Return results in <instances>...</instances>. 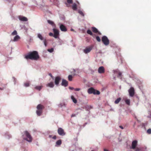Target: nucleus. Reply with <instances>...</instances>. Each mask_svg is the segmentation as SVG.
<instances>
[{"label":"nucleus","mask_w":151,"mask_h":151,"mask_svg":"<svg viewBox=\"0 0 151 151\" xmlns=\"http://www.w3.org/2000/svg\"><path fill=\"white\" fill-rule=\"evenodd\" d=\"M73 76L71 75H69L68 76V79L70 81H71L72 80Z\"/></svg>","instance_id":"39"},{"label":"nucleus","mask_w":151,"mask_h":151,"mask_svg":"<svg viewBox=\"0 0 151 151\" xmlns=\"http://www.w3.org/2000/svg\"><path fill=\"white\" fill-rule=\"evenodd\" d=\"M147 125V123H142V127L144 129H146V127L145 126Z\"/></svg>","instance_id":"36"},{"label":"nucleus","mask_w":151,"mask_h":151,"mask_svg":"<svg viewBox=\"0 0 151 151\" xmlns=\"http://www.w3.org/2000/svg\"><path fill=\"white\" fill-rule=\"evenodd\" d=\"M47 22L49 24H51V25H52V26H55V24H54V22L53 21H52L50 20H47Z\"/></svg>","instance_id":"25"},{"label":"nucleus","mask_w":151,"mask_h":151,"mask_svg":"<svg viewBox=\"0 0 151 151\" xmlns=\"http://www.w3.org/2000/svg\"><path fill=\"white\" fill-rule=\"evenodd\" d=\"M93 108V107L92 106L88 105L86 106V110L88 111L90 109H92Z\"/></svg>","instance_id":"31"},{"label":"nucleus","mask_w":151,"mask_h":151,"mask_svg":"<svg viewBox=\"0 0 151 151\" xmlns=\"http://www.w3.org/2000/svg\"><path fill=\"white\" fill-rule=\"evenodd\" d=\"M71 99L72 100L73 102L76 104L77 102V100L76 98H75L73 96H71Z\"/></svg>","instance_id":"24"},{"label":"nucleus","mask_w":151,"mask_h":151,"mask_svg":"<svg viewBox=\"0 0 151 151\" xmlns=\"http://www.w3.org/2000/svg\"><path fill=\"white\" fill-rule=\"evenodd\" d=\"M92 48L90 47H87L84 49L83 50V52L85 54L89 53L92 50Z\"/></svg>","instance_id":"14"},{"label":"nucleus","mask_w":151,"mask_h":151,"mask_svg":"<svg viewBox=\"0 0 151 151\" xmlns=\"http://www.w3.org/2000/svg\"><path fill=\"white\" fill-rule=\"evenodd\" d=\"M94 91H95V89L92 87L89 88L88 90V92L89 94H94Z\"/></svg>","instance_id":"17"},{"label":"nucleus","mask_w":151,"mask_h":151,"mask_svg":"<svg viewBox=\"0 0 151 151\" xmlns=\"http://www.w3.org/2000/svg\"><path fill=\"white\" fill-rule=\"evenodd\" d=\"M18 19L21 21L27 22L28 21V19L26 17L21 15L18 16Z\"/></svg>","instance_id":"12"},{"label":"nucleus","mask_w":151,"mask_h":151,"mask_svg":"<svg viewBox=\"0 0 151 151\" xmlns=\"http://www.w3.org/2000/svg\"><path fill=\"white\" fill-rule=\"evenodd\" d=\"M92 30L93 32L95 33H98L99 35H101V33L99 31L98 29L95 27H92Z\"/></svg>","instance_id":"16"},{"label":"nucleus","mask_w":151,"mask_h":151,"mask_svg":"<svg viewBox=\"0 0 151 151\" xmlns=\"http://www.w3.org/2000/svg\"><path fill=\"white\" fill-rule=\"evenodd\" d=\"M36 114L38 116H40L41 115L42 113V111L37 110L36 111Z\"/></svg>","instance_id":"21"},{"label":"nucleus","mask_w":151,"mask_h":151,"mask_svg":"<svg viewBox=\"0 0 151 151\" xmlns=\"http://www.w3.org/2000/svg\"><path fill=\"white\" fill-rule=\"evenodd\" d=\"M122 75V73L120 72H119L118 73L117 77L119 78Z\"/></svg>","instance_id":"49"},{"label":"nucleus","mask_w":151,"mask_h":151,"mask_svg":"<svg viewBox=\"0 0 151 151\" xmlns=\"http://www.w3.org/2000/svg\"><path fill=\"white\" fill-rule=\"evenodd\" d=\"M119 70L118 69H116L113 70V72L114 73V74H118L119 72Z\"/></svg>","instance_id":"28"},{"label":"nucleus","mask_w":151,"mask_h":151,"mask_svg":"<svg viewBox=\"0 0 151 151\" xmlns=\"http://www.w3.org/2000/svg\"><path fill=\"white\" fill-rule=\"evenodd\" d=\"M101 40L103 44L106 46L108 45L109 43V40L106 36L104 35L102 37Z\"/></svg>","instance_id":"5"},{"label":"nucleus","mask_w":151,"mask_h":151,"mask_svg":"<svg viewBox=\"0 0 151 151\" xmlns=\"http://www.w3.org/2000/svg\"><path fill=\"white\" fill-rule=\"evenodd\" d=\"M42 87V86H37L35 87V88L40 91L41 90Z\"/></svg>","instance_id":"30"},{"label":"nucleus","mask_w":151,"mask_h":151,"mask_svg":"<svg viewBox=\"0 0 151 151\" xmlns=\"http://www.w3.org/2000/svg\"><path fill=\"white\" fill-rule=\"evenodd\" d=\"M48 75H49V76H50L51 77V76H52L51 73H49V74H48Z\"/></svg>","instance_id":"58"},{"label":"nucleus","mask_w":151,"mask_h":151,"mask_svg":"<svg viewBox=\"0 0 151 151\" xmlns=\"http://www.w3.org/2000/svg\"><path fill=\"white\" fill-rule=\"evenodd\" d=\"M12 78H13L14 79L13 81L14 82V84H15L16 80V79L14 77H13Z\"/></svg>","instance_id":"51"},{"label":"nucleus","mask_w":151,"mask_h":151,"mask_svg":"<svg viewBox=\"0 0 151 151\" xmlns=\"http://www.w3.org/2000/svg\"><path fill=\"white\" fill-rule=\"evenodd\" d=\"M104 151H109V150H108L106 149H104Z\"/></svg>","instance_id":"61"},{"label":"nucleus","mask_w":151,"mask_h":151,"mask_svg":"<svg viewBox=\"0 0 151 151\" xmlns=\"http://www.w3.org/2000/svg\"><path fill=\"white\" fill-rule=\"evenodd\" d=\"M47 86L50 88H52L54 87V85L53 82H51L47 84Z\"/></svg>","instance_id":"20"},{"label":"nucleus","mask_w":151,"mask_h":151,"mask_svg":"<svg viewBox=\"0 0 151 151\" xmlns=\"http://www.w3.org/2000/svg\"><path fill=\"white\" fill-rule=\"evenodd\" d=\"M87 34L90 35H93V34L92 33L91 30L88 29L87 31Z\"/></svg>","instance_id":"34"},{"label":"nucleus","mask_w":151,"mask_h":151,"mask_svg":"<svg viewBox=\"0 0 151 151\" xmlns=\"http://www.w3.org/2000/svg\"><path fill=\"white\" fill-rule=\"evenodd\" d=\"M69 88L71 90H74V88L73 87H70V86L69 87Z\"/></svg>","instance_id":"52"},{"label":"nucleus","mask_w":151,"mask_h":151,"mask_svg":"<svg viewBox=\"0 0 151 151\" xmlns=\"http://www.w3.org/2000/svg\"><path fill=\"white\" fill-rule=\"evenodd\" d=\"M49 35L50 36H52L54 37L55 38L57 39V36H55L54 34H53L52 32L49 33Z\"/></svg>","instance_id":"32"},{"label":"nucleus","mask_w":151,"mask_h":151,"mask_svg":"<svg viewBox=\"0 0 151 151\" xmlns=\"http://www.w3.org/2000/svg\"><path fill=\"white\" fill-rule=\"evenodd\" d=\"M61 79L60 77L59 76H56L55 78V83L56 86H58L59 85Z\"/></svg>","instance_id":"10"},{"label":"nucleus","mask_w":151,"mask_h":151,"mask_svg":"<svg viewBox=\"0 0 151 151\" xmlns=\"http://www.w3.org/2000/svg\"><path fill=\"white\" fill-rule=\"evenodd\" d=\"M88 123L87 122H86L84 123V125H83V127H84Z\"/></svg>","instance_id":"56"},{"label":"nucleus","mask_w":151,"mask_h":151,"mask_svg":"<svg viewBox=\"0 0 151 151\" xmlns=\"http://www.w3.org/2000/svg\"><path fill=\"white\" fill-rule=\"evenodd\" d=\"M61 85L63 86L66 87L68 85V82L65 79H63L62 80V82L61 83Z\"/></svg>","instance_id":"13"},{"label":"nucleus","mask_w":151,"mask_h":151,"mask_svg":"<svg viewBox=\"0 0 151 151\" xmlns=\"http://www.w3.org/2000/svg\"><path fill=\"white\" fill-rule=\"evenodd\" d=\"M118 140L119 142H121L122 141V139H120L119 138L118 139Z\"/></svg>","instance_id":"64"},{"label":"nucleus","mask_w":151,"mask_h":151,"mask_svg":"<svg viewBox=\"0 0 151 151\" xmlns=\"http://www.w3.org/2000/svg\"><path fill=\"white\" fill-rule=\"evenodd\" d=\"M148 114L149 115L147 116V117L148 118H150L151 117V111H149Z\"/></svg>","instance_id":"43"},{"label":"nucleus","mask_w":151,"mask_h":151,"mask_svg":"<svg viewBox=\"0 0 151 151\" xmlns=\"http://www.w3.org/2000/svg\"><path fill=\"white\" fill-rule=\"evenodd\" d=\"M0 85L1 86H2V87L3 88H4V89L6 88V85L5 84H3L1 83V85Z\"/></svg>","instance_id":"48"},{"label":"nucleus","mask_w":151,"mask_h":151,"mask_svg":"<svg viewBox=\"0 0 151 151\" xmlns=\"http://www.w3.org/2000/svg\"><path fill=\"white\" fill-rule=\"evenodd\" d=\"M24 86L25 87H28L29 86V84L28 83H25L24 84Z\"/></svg>","instance_id":"45"},{"label":"nucleus","mask_w":151,"mask_h":151,"mask_svg":"<svg viewBox=\"0 0 151 151\" xmlns=\"http://www.w3.org/2000/svg\"><path fill=\"white\" fill-rule=\"evenodd\" d=\"M47 50L50 53H52L54 51V48H51L50 49H47Z\"/></svg>","instance_id":"40"},{"label":"nucleus","mask_w":151,"mask_h":151,"mask_svg":"<svg viewBox=\"0 0 151 151\" xmlns=\"http://www.w3.org/2000/svg\"><path fill=\"white\" fill-rule=\"evenodd\" d=\"M100 92L97 90H95V91H94V95H99L100 94Z\"/></svg>","instance_id":"37"},{"label":"nucleus","mask_w":151,"mask_h":151,"mask_svg":"<svg viewBox=\"0 0 151 151\" xmlns=\"http://www.w3.org/2000/svg\"><path fill=\"white\" fill-rule=\"evenodd\" d=\"M60 19L61 20H64L65 17L63 15H61L60 16Z\"/></svg>","instance_id":"38"},{"label":"nucleus","mask_w":151,"mask_h":151,"mask_svg":"<svg viewBox=\"0 0 151 151\" xmlns=\"http://www.w3.org/2000/svg\"><path fill=\"white\" fill-rule=\"evenodd\" d=\"M44 108V107L41 104H38L37 106V110L42 111Z\"/></svg>","instance_id":"18"},{"label":"nucleus","mask_w":151,"mask_h":151,"mask_svg":"<svg viewBox=\"0 0 151 151\" xmlns=\"http://www.w3.org/2000/svg\"><path fill=\"white\" fill-rule=\"evenodd\" d=\"M58 134L61 136H64L65 135L64 130L61 128H59L58 130Z\"/></svg>","instance_id":"9"},{"label":"nucleus","mask_w":151,"mask_h":151,"mask_svg":"<svg viewBox=\"0 0 151 151\" xmlns=\"http://www.w3.org/2000/svg\"><path fill=\"white\" fill-rule=\"evenodd\" d=\"M113 79L114 80H116V77L115 76H114V75H113Z\"/></svg>","instance_id":"57"},{"label":"nucleus","mask_w":151,"mask_h":151,"mask_svg":"<svg viewBox=\"0 0 151 151\" xmlns=\"http://www.w3.org/2000/svg\"><path fill=\"white\" fill-rule=\"evenodd\" d=\"M37 37L41 40L43 41L44 45L45 47L47 46V40L46 38L44 37L40 33H38L37 35Z\"/></svg>","instance_id":"4"},{"label":"nucleus","mask_w":151,"mask_h":151,"mask_svg":"<svg viewBox=\"0 0 151 151\" xmlns=\"http://www.w3.org/2000/svg\"><path fill=\"white\" fill-rule=\"evenodd\" d=\"M52 137V135H50L49 136V138H51Z\"/></svg>","instance_id":"62"},{"label":"nucleus","mask_w":151,"mask_h":151,"mask_svg":"<svg viewBox=\"0 0 151 151\" xmlns=\"http://www.w3.org/2000/svg\"><path fill=\"white\" fill-rule=\"evenodd\" d=\"M58 25L59 27V28L60 30L62 32H66L67 30V29L66 26L63 24L60 23H59Z\"/></svg>","instance_id":"7"},{"label":"nucleus","mask_w":151,"mask_h":151,"mask_svg":"<svg viewBox=\"0 0 151 151\" xmlns=\"http://www.w3.org/2000/svg\"><path fill=\"white\" fill-rule=\"evenodd\" d=\"M121 99L120 97H119V98L117 99H116V100L115 101L114 103L115 104H118L119 102V101H120Z\"/></svg>","instance_id":"29"},{"label":"nucleus","mask_w":151,"mask_h":151,"mask_svg":"<svg viewBox=\"0 0 151 151\" xmlns=\"http://www.w3.org/2000/svg\"><path fill=\"white\" fill-rule=\"evenodd\" d=\"M20 39V37L18 35H16L14 37V39L13 40V41L14 42H16Z\"/></svg>","instance_id":"22"},{"label":"nucleus","mask_w":151,"mask_h":151,"mask_svg":"<svg viewBox=\"0 0 151 151\" xmlns=\"http://www.w3.org/2000/svg\"><path fill=\"white\" fill-rule=\"evenodd\" d=\"M129 95L130 97H133L134 94V90L133 87H131L128 90Z\"/></svg>","instance_id":"8"},{"label":"nucleus","mask_w":151,"mask_h":151,"mask_svg":"<svg viewBox=\"0 0 151 151\" xmlns=\"http://www.w3.org/2000/svg\"><path fill=\"white\" fill-rule=\"evenodd\" d=\"M72 9L74 10H76L77 9V5L75 3H74L72 5Z\"/></svg>","instance_id":"26"},{"label":"nucleus","mask_w":151,"mask_h":151,"mask_svg":"<svg viewBox=\"0 0 151 151\" xmlns=\"http://www.w3.org/2000/svg\"><path fill=\"white\" fill-rule=\"evenodd\" d=\"M24 134L26 137L24 138V139L29 142H31L32 141V138L30 134L27 131H25Z\"/></svg>","instance_id":"3"},{"label":"nucleus","mask_w":151,"mask_h":151,"mask_svg":"<svg viewBox=\"0 0 151 151\" xmlns=\"http://www.w3.org/2000/svg\"><path fill=\"white\" fill-rule=\"evenodd\" d=\"M110 111H114V110L113 109H110Z\"/></svg>","instance_id":"63"},{"label":"nucleus","mask_w":151,"mask_h":151,"mask_svg":"<svg viewBox=\"0 0 151 151\" xmlns=\"http://www.w3.org/2000/svg\"><path fill=\"white\" fill-rule=\"evenodd\" d=\"M5 137L6 138L9 139L12 136L8 132H6L5 133Z\"/></svg>","instance_id":"23"},{"label":"nucleus","mask_w":151,"mask_h":151,"mask_svg":"<svg viewBox=\"0 0 151 151\" xmlns=\"http://www.w3.org/2000/svg\"><path fill=\"white\" fill-rule=\"evenodd\" d=\"M22 28L24 29V30H25L26 31H27L28 30V29L26 27V26L24 25H23L22 26Z\"/></svg>","instance_id":"42"},{"label":"nucleus","mask_w":151,"mask_h":151,"mask_svg":"<svg viewBox=\"0 0 151 151\" xmlns=\"http://www.w3.org/2000/svg\"><path fill=\"white\" fill-rule=\"evenodd\" d=\"M88 71L90 72V73L92 74H93L94 72V70L91 69L90 67H89L88 69Z\"/></svg>","instance_id":"27"},{"label":"nucleus","mask_w":151,"mask_h":151,"mask_svg":"<svg viewBox=\"0 0 151 151\" xmlns=\"http://www.w3.org/2000/svg\"><path fill=\"white\" fill-rule=\"evenodd\" d=\"M119 127L122 129H124L123 127L122 126H119Z\"/></svg>","instance_id":"55"},{"label":"nucleus","mask_w":151,"mask_h":151,"mask_svg":"<svg viewBox=\"0 0 151 151\" xmlns=\"http://www.w3.org/2000/svg\"><path fill=\"white\" fill-rule=\"evenodd\" d=\"M52 30L55 36H57V38L59 39V30L56 28H53Z\"/></svg>","instance_id":"11"},{"label":"nucleus","mask_w":151,"mask_h":151,"mask_svg":"<svg viewBox=\"0 0 151 151\" xmlns=\"http://www.w3.org/2000/svg\"><path fill=\"white\" fill-rule=\"evenodd\" d=\"M70 30L72 31L75 32L74 29H73V28H71L70 29Z\"/></svg>","instance_id":"59"},{"label":"nucleus","mask_w":151,"mask_h":151,"mask_svg":"<svg viewBox=\"0 0 151 151\" xmlns=\"http://www.w3.org/2000/svg\"><path fill=\"white\" fill-rule=\"evenodd\" d=\"M147 133L149 134H151V129H148L147 131Z\"/></svg>","instance_id":"44"},{"label":"nucleus","mask_w":151,"mask_h":151,"mask_svg":"<svg viewBox=\"0 0 151 151\" xmlns=\"http://www.w3.org/2000/svg\"><path fill=\"white\" fill-rule=\"evenodd\" d=\"M62 144V141L60 139L57 141L56 142L55 147H58L60 145Z\"/></svg>","instance_id":"19"},{"label":"nucleus","mask_w":151,"mask_h":151,"mask_svg":"<svg viewBox=\"0 0 151 151\" xmlns=\"http://www.w3.org/2000/svg\"><path fill=\"white\" fill-rule=\"evenodd\" d=\"M67 2L69 4H72L73 3L72 0H67Z\"/></svg>","instance_id":"47"},{"label":"nucleus","mask_w":151,"mask_h":151,"mask_svg":"<svg viewBox=\"0 0 151 151\" xmlns=\"http://www.w3.org/2000/svg\"><path fill=\"white\" fill-rule=\"evenodd\" d=\"M52 138L54 139H56V135L52 137Z\"/></svg>","instance_id":"53"},{"label":"nucleus","mask_w":151,"mask_h":151,"mask_svg":"<svg viewBox=\"0 0 151 151\" xmlns=\"http://www.w3.org/2000/svg\"><path fill=\"white\" fill-rule=\"evenodd\" d=\"M81 89L80 88H74V90L75 91H78L80 90Z\"/></svg>","instance_id":"50"},{"label":"nucleus","mask_w":151,"mask_h":151,"mask_svg":"<svg viewBox=\"0 0 151 151\" xmlns=\"http://www.w3.org/2000/svg\"><path fill=\"white\" fill-rule=\"evenodd\" d=\"M98 72L100 73H102L105 72V69L103 66L99 67L98 70Z\"/></svg>","instance_id":"15"},{"label":"nucleus","mask_w":151,"mask_h":151,"mask_svg":"<svg viewBox=\"0 0 151 151\" xmlns=\"http://www.w3.org/2000/svg\"><path fill=\"white\" fill-rule=\"evenodd\" d=\"M96 39L98 42H100L101 41L100 38L99 36H97L96 37Z\"/></svg>","instance_id":"46"},{"label":"nucleus","mask_w":151,"mask_h":151,"mask_svg":"<svg viewBox=\"0 0 151 151\" xmlns=\"http://www.w3.org/2000/svg\"><path fill=\"white\" fill-rule=\"evenodd\" d=\"M66 104L65 100H63L62 101H60V103L57 105L58 106L59 108H65L66 107Z\"/></svg>","instance_id":"6"},{"label":"nucleus","mask_w":151,"mask_h":151,"mask_svg":"<svg viewBox=\"0 0 151 151\" xmlns=\"http://www.w3.org/2000/svg\"><path fill=\"white\" fill-rule=\"evenodd\" d=\"M76 116V114H73L71 115V117H75Z\"/></svg>","instance_id":"54"},{"label":"nucleus","mask_w":151,"mask_h":151,"mask_svg":"<svg viewBox=\"0 0 151 151\" xmlns=\"http://www.w3.org/2000/svg\"><path fill=\"white\" fill-rule=\"evenodd\" d=\"M78 12L81 16H83V17L84 16V13L81 10H78Z\"/></svg>","instance_id":"33"},{"label":"nucleus","mask_w":151,"mask_h":151,"mask_svg":"<svg viewBox=\"0 0 151 151\" xmlns=\"http://www.w3.org/2000/svg\"><path fill=\"white\" fill-rule=\"evenodd\" d=\"M17 31L16 30H14L11 34V35H17Z\"/></svg>","instance_id":"41"},{"label":"nucleus","mask_w":151,"mask_h":151,"mask_svg":"<svg viewBox=\"0 0 151 151\" xmlns=\"http://www.w3.org/2000/svg\"><path fill=\"white\" fill-rule=\"evenodd\" d=\"M4 88H3V87L2 88H1L0 87V90H3L4 89Z\"/></svg>","instance_id":"60"},{"label":"nucleus","mask_w":151,"mask_h":151,"mask_svg":"<svg viewBox=\"0 0 151 151\" xmlns=\"http://www.w3.org/2000/svg\"><path fill=\"white\" fill-rule=\"evenodd\" d=\"M137 141L136 140L133 141L132 142V145L130 147V148L133 149H135V151H145L147 149V147H146L139 148L137 147L136 148L137 145Z\"/></svg>","instance_id":"2"},{"label":"nucleus","mask_w":151,"mask_h":151,"mask_svg":"<svg viewBox=\"0 0 151 151\" xmlns=\"http://www.w3.org/2000/svg\"><path fill=\"white\" fill-rule=\"evenodd\" d=\"M125 102L127 104L129 105L130 104V100L129 99H127L125 100Z\"/></svg>","instance_id":"35"},{"label":"nucleus","mask_w":151,"mask_h":151,"mask_svg":"<svg viewBox=\"0 0 151 151\" xmlns=\"http://www.w3.org/2000/svg\"><path fill=\"white\" fill-rule=\"evenodd\" d=\"M25 58L28 60L30 59L33 60H37L40 58L38 52L36 51H33L29 52L25 56Z\"/></svg>","instance_id":"1"}]
</instances>
